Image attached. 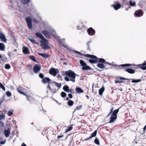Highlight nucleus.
<instances>
[{"mask_svg": "<svg viewBox=\"0 0 146 146\" xmlns=\"http://www.w3.org/2000/svg\"><path fill=\"white\" fill-rule=\"evenodd\" d=\"M63 75L66 76L64 78V80L66 81H71L73 82H75L76 74L74 71L71 70L65 71Z\"/></svg>", "mask_w": 146, "mask_h": 146, "instance_id": "nucleus-1", "label": "nucleus"}, {"mask_svg": "<svg viewBox=\"0 0 146 146\" xmlns=\"http://www.w3.org/2000/svg\"><path fill=\"white\" fill-rule=\"evenodd\" d=\"M98 61L99 63L97 64V66L101 69L105 68L106 64H110V63L106 62L105 60L103 58H99Z\"/></svg>", "mask_w": 146, "mask_h": 146, "instance_id": "nucleus-2", "label": "nucleus"}, {"mask_svg": "<svg viewBox=\"0 0 146 146\" xmlns=\"http://www.w3.org/2000/svg\"><path fill=\"white\" fill-rule=\"evenodd\" d=\"M43 34L47 37H50L51 35L55 36L56 33L55 31L53 29H51L49 31L46 30H43L42 31Z\"/></svg>", "mask_w": 146, "mask_h": 146, "instance_id": "nucleus-3", "label": "nucleus"}, {"mask_svg": "<svg viewBox=\"0 0 146 146\" xmlns=\"http://www.w3.org/2000/svg\"><path fill=\"white\" fill-rule=\"evenodd\" d=\"M86 56L91 58H95V59H90L89 62L91 63H96L98 62L99 58H98L97 57L93 55L87 54L86 55Z\"/></svg>", "mask_w": 146, "mask_h": 146, "instance_id": "nucleus-4", "label": "nucleus"}, {"mask_svg": "<svg viewBox=\"0 0 146 146\" xmlns=\"http://www.w3.org/2000/svg\"><path fill=\"white\" fill-rule=\"evenodd\" d=\"M40 42L41 46L43 48L46 49L48 48V42L45 38L42 39Z\"/></svg>", "mask_w": 146, "mask_h": 146, "instance_id": "nucleus-5", "label": "nucleus"}, {"mask_svg": "<svg viewBox=\"0 0 146 146\" xmlns=\"http://www.w3.org/2000/svg\"><path fill=\"white\" fill-rule=\"evenodd\" d=\"M25 20L29 29L30 30L31 29L32 27V20L31 18L30 17H27L25 18Z\"/></svg>", "mask_w": 146, "mask_h": 146, "instance_id": "nucleus-6", "label": "nucleus"}, {"mask_svg": "<svg viewBox=\"0 0 146 146\" xmlns=\"http://www.w3.org/2000/svg\"><path fill=\"white\" fill-rule=\"evenodd\" d=\"M80 63L81 65L82 66V70H85L90 69V67L87 66L86 64L84 62L83 60H80Z\"/></svg>", "mask_w": 146, "mask_h": 146, "instance_id": "nucleus-7", "label": "nucleus"}, {"mask_svg": "<svg viewBox=\"0 0 146 146\" xmlns=\"http://www.w3.org/2000/svg\"><path fill=\"white\" fill-rule=\"evenodd\" d=\"M49 72L50 74L54 76H55L58 73L59 70L57 69L52 68L50 70Z\"/></svg>", "mask_w": 146, "mask_h": 146, "instance_id": "nucleus-8", "label": "nucleus"}, {"mask_svg": "<svg viewBox=\"0 0 146 146\" xmlns=\"http://www.w3.org/2000/svg\"><path fill=\"white\" fill-rule=\"evenodd\" d=\"M40 69V67L37 64L35 65L33 68V72L35 73L39 72Z\"/></svg>", "mask_w": 146, "mask_h": 146, "instance_id": "nucleus-9", "label": "nucleus"}, {"mask_svg": "<svg viewBox=\"0 0 146 146\" xmlns=\"http://www.w3.org/2000/svg\"><path fill=\"white\" fill-rule=\"evenodd\" d=\"M51 81V80L48 78V77H45L43 78L42 80V82L44 84H46L48 83V84L51 83L52 84V82H50V81Z\"/></svg>", "mask_w": 146, "mask_h": 146, "instance_id": "nucleus-10", "label": "nucleus"}, {"mask_svg": "<svg viewBox=\"0 0 146 146\" xmlns=\"http://www.w3.org/2000/svg\"><path fill=\"white\" fill-rule=\"evenodd\" d=\"M0 40L4 42H7V39L6 38L5 35L3 33H1L0 32Z\"/></svg>", "mask_w": 146, "mask_h": 146, "instance_id": "nucleus-11", "label": "nucleus"}, {"mask_svg": "<svg viewBox=\"0 0 146 146\" xmlns=\"http://www.w3.org/2000/svg\"><path fill=\"white\" fill-rule=\"evenodd\" d=\"M87 32L89 35L92 36L95 34V31L92 28L90 27L87 30Z\"/></svg>", "mask_w": 146, "mask_h": 146, "instance_id": "nucleus-12", "label": "nucleus"}, {"mask_svg": "<svg viewBox=\"0 0 146 146\" xmlns=\"http://www.w3.org/2000/svg\"><path fill=\"white\" fill-rule=\"evenodd\" d=\"M10 128L7 129H5L4 131V133L5 136L6 137H8L10 134Z\"/></svg>", "mask_w": 146, "mask_h": 146, "instance_id": "nucleus-13", "label": "nucleus"}, {"mask_svg": "<svg viewBox=\"0 0 146 146\" xmlns=\"http://www.w3.org/2000/svg\"><path fill=\"white\" fill-rule=\"evenodd\" d=\"M38 54L39 55L42 56L43 58H48L50 56L49 54L46 53H38Z\"/></svg>", "mask_w": 146, "mask_h": 146, "instance_id": "nucleus-14", "label": "nucleus"}, {"mask_svg": "<svg viewBox=\"0 0 146 146\" xmlns=\"http://www.w3.org/2000/svg\"><path fill=\"white\" fill-rule=\"evenodd\" d=\"M139 66L140 68L141 69L143 70H146V62L144 61L142 64H140Z\"/></svg>", "mask_w": 146, "mask_h": 146, "instance_id": "nucleus-15", "label": "nucleus"}, {"mask_svg": "<svg viewBox=\"0 0 146 146\" xmlns=\"http://www.w3.org/2000/svg\"><path fill=\"white\" fill-rule=\"evenodd\" d=\"M23 52L24 54H26L29 53V49L26 46H23L22 48Z\"/></svg>", "mask_w": 146, "mask_h": 146, "instance_id": "nucleus-16", "label": "nucleus"}, {"mask_svg": "<svg viewBox=\"0 0 146 146\" xmlns=\"http://www.w3.org/2000/svg\"><path fill=\"white\" fill-rule=\"evenodd\" d=\"M117 116L115 115H111V117L110 118V120L109 122V123H111L113 122L116 119Z\"/></svg>", "mask_w": 146, "mask_h": 146, "instance_id": "nucleus-17", "label": "nucleus"}, {"mask_svg": "<svg viewBox=\"0 0 146 146\" xmlns=\"http://www.w3.org/2000/svg\"><path fill=\"white\" fill-rule=\"evenodd\" d=\"M97 130L95 131L91 135V136L89 137L86 138L85 139L86 140H87L88 139H90L93 137H95L96 136L97 134Z\"/></svg>", "mask_w": 146, "mask_h": 146, "instance_id": "nucleus-18", "label": "nucleus"}, {"mask_svg": "<svg viewBox=\"0 0 146 146\" xmlns=\"http://www.w3.org/2000/svg\"><path fill=\"white\" fill-rule=\"evenodd\" d=\"M52 85L54 86H56L58 88V89L60 88L61 86V84L60 83H58L55 82H54L52 83Z\"/></svg>", "mask_w": 146, "mask_h": 146, "instance_id": "nucleus-19", "label": "nucleus"}, {"mask_svg": "<svg viewBox=\"0 0 146 146\" xmlns=\"http://www.w3.org/2000/svg\"><path fill=\"white\" fill-rule=\"evenodd\" d=\"M112 5L114 9L116 10L118 9L121 7V5L119 3H115L114 4H113Z\"/></svg>", "mask_w": 146, "mask_h": 146, "instance_id": "nucleus-20", "label": "nucleus"}, {"mask_svg": "<svg viewBox=\"0 0 146 146\" xmlns=\"http://www.w3.org/2000/svg\"><path fill=\"white\" fill-rule=\"evenodd\" d=\"M135 15L137 16H140L142 15L143 14L142 11L141 10H139L136 11L135 13Z\"/></svg>", "mask_w": 146, "mask_h": 146, "instance_id": "nucleus-21", "label": "nucleus"}, {"mask_svg": "<svg viewBox=\"0 0 146 146\" xmlns=\"http://www.w3.org/2000/svg\"><path fill=\"white\" fill-rule=\"evenodd\" d=\"M125 71L130 74H133L135 72V71L131 68H127L125 69Z\"/></svg>", "mask_w": 146, "mask_h": 146, "instance_id": "nucleus-22", "label": "nucleus"}, {"mask_svg": "<svg viewBox=\"0 0 146 146\" xmlns=\"http://www.w3.org/2000/svg\"><path fill=\"white\" fill-rule=\"evenodd\" d=\"M22 87L20 86L19 87V88H17V91L20 93L23 94L25 96H26V94L24 93L23 92H22V90L21 88Z\"/></svg>", "mask_w": 146, "mask_h": 146, "instance_id": "nucleus-23", "label": "nucleus"}, {"mask_svg": "<svg viewBox=\"0 0 146 146\" xmlns=\"http://www.w3.org/2000/svg\"><path fill=\"white\" fill-rule=\"evenodd\" d=\"M35 34L37 37L40 38L41 39L44 38L42 35L40 33H36Z\"/></svg>", "mask_w": 146, "mask_h": 146, "instance_id": "nucleus-24", "label": "nucleus"}, {"mask_svg": "<svg viewBox=\"0 0 146 146\" xmlns=\"http://www.w3.org/2000/svg\"><path fill=\"white\" fill-rule=\"evenodd\" d=\"M66 100H68V104L69 106H72L74 104V102L70 100H68V98H67Z\"/></svg>", "mask_w": 146, "mask_h": 146, "instance_id": "nucleus-25", "label": "nucleus"}, {"mask_svg": "<svg viewBox=\"0 0 146 146\" xmlns=\"http://www.w3.org/2000/svg\"><path fill=\"white\" fill-rule=\"evenodd\" d=\"M104 88L103 86L102 88H100L99 90V94L100 95H102L104 90Z\"/></svg>", "mask_w": 146, "mask_h": 146, "instance_id": "nucleus-26", "label": "nucleus"}, {"mask_svg": "<svg viewBox=\"0 0 146 146\" xmlns=\"http://www.w3.org/2000/svg\"><path fill=\"white\" fill-rule=\"evenodd\" d=\"M5 45L3 43H0V50L3 51L4 50Z\"/></svg>", "mask_w": 146, "mask_h": 146, "instance_id": "nucleus-27", "label": "nucleus"}, {"mask_svg": "<svg viewBox=\"0 0 146 146\" xmlns=\"http://www.w3.org/2000/svg\"><path fill=\"white\" fill-rule=\"evenodd\" d=\"M76 92L78 93H81L83 92V91L80 88L76 87Z\"/></svg>", "mask_w": 146, "mask_h": 146, "instance_id": "nucleus-28", "label": "nucleus"}, {"mask_svg": "<svg viewBox=\"0 0 146 146\" xmlns=\"http://www.w3.org/2000/svg\"><path fill=\"white\" fill-rule=\"evenodd\" d=\"M30 0H21L22 3L25 5L28 4L30 1Z\"/></svg>", "mask_w": 146, "mask_h": 146, "instance_id": "nucleus-29", "label": "nucleus"}, {"mask_svg": "<svg viewBox=\"0 0 146 146\" xmlns=\"http://www.w3.org/2000/svg\"><path fill=\"white\" fill-rule=\"evenodd\" d=\"M119 111V109L114 110L113 112L112 115H115L117 116V114Z\"/></svg>", "mask_w": 146, "mask_h": 146, "instance_id": "nucleus-30", "label": "nucleus"}, {"mask_svg": "<svg viewBox=\"0 0 146 146\" xmlns=\"http://www.w3.org/2000/svg\"><path fill=\"white\" fill-rule=\"evenodd\" d=\"M63 89L64 90L67 92V91L69 89V87L68 86L65 85L64 86L63 88Z\"/></svg>", "mask_w": 146, "mask_h": 146, "instance_id": "nucleus-31", "label": "nucleus"}, {"mask_svg": "<svg viewBox=\"0 0 146 146\" xmlns=\"http://www.w3.org/2000/svg\"><path fill=\"white\" fill-rule=\"evenodd\" d=\"M14 111L13 110H10L8 111V115L9 116H11L13 115Z\"/></svg>", "mask_w": 146, "mask_h": 146, "instance_id": "nucleus-32", "label": "nucleus"}, {"mask_svg": "<svg viewBox=\"0 0 146 146\" xmlns=\"http://www.w3.org/2000/svg\"><path fill=\"white\" fill-rule=\"evenodd\" d=\"M132 65L131 64H121V65H120L119 66H118V67L119 68H120V67H126V66H130Z\"/></svg>", "mask_w": 146, "mask_h": 146, "instance_id": "nucleus-33", "label": "nucleus"}, {"mask_svg": "<svg viewBox=\"0 0 146 146\" xmlns=\"http://www.w3.org/2000/svg\"><path fill=\"white\" fill-rule=\"evenodd\" d=\"M30 41L33 44H38V42H36V40L34 39H29Z\"/></svg>", "mask_w": 146, "mask_h": 146, "instance_id": "nucleus-34", "label": "nucleus"}, {"mask_svg": "<svg viewBox=\"0 0 146 146\" xmlns=\"http://www.w3.org/2000/svg\"><path fill=\"white\" fill-rule=\"evenodd\" d=\"M95 143L98 145H100V143L99 139L97 138H96L94 140Z\"/></svg>", "mask_w": 146, "mask_h": 146, "instance_id": "nucleus-35", "label": "nucleus"}, {"mask_svg": "<svg viewBox=\"0 0 146 146\" xmlns=\"http://www.w3.org/2000/svg\"><path fill=\"white\" fill-rule=\"evenodd\" d=\"M72 129V126H70L69 127H68V128H67L66 129L65 133H67V132L70 131Z\"/></svg>", "mask_w": 146, "mask_h": 146, "instance_id": "nucleus-36", "label": "nucleus"}, {"mask_svg": "<svg viewBox=\"0 0 146 146\" xmlns=\"http://www.w3.org/2000/svg\"><path fill=\"white\" fill-rule=\"evenodd\" d=\"M141 81V80L140 79L136 80H133L131 81V82L132 83L138 82H140Z\"/></svg>", "mask_w": 146, "mask_h": 146, "instance_id": "nucleus-37", "label": "nucleus"}, {"mask_svg": "<svg viewBox=\"0 0 146 146\" xmlns=\"http://www.w3.org/2000/svg\"><path fill=\"white\" fill-rule=\"evenodd\" d=\"M30 59L34 61H36V59L35 57L33 56H31L29 57Z\"/></svg>", "mask_w": 146, "mask_h": 146, "instance_id": "nucleus-38", "label": "nucleus"}, {"mask_svg": "<svg viewBox=\"0 0 146 146\" xmlns=\"http://www.w3.org/2000/svg\"><path fill=\"white\" fill-rule=\"evenodd\" d=\"M6 94L7 96L8 97H10L11 96V92H6Z\"/></svg>", "mask_w": 146, "mask_h": 146, "instance_id": "nucleus-39", "label": "nucleus"}, {"mask_svg": "<svg viewBox=\"0 0 146 146\" xmlns=\"http://www.w3.org/2000/svg\"><path fill=\"white\" fill-rule=\"evenodd\" d=\"M61 95L62 97H64L66 95V94L64 92H62L61 93Z\"/></svg>", "mask_w": 146, "mask_h": 146, "instance_id": "nucleus-40", "label": "nucleus"}, {"mask_svg": "<svg viewBox=\"0 0 146 146\" xmlns=\"http://www.w3.org/2000/svg\"><path fill=\"white\" fill-rule=\"evenodd\" d=\"M129 3L130 5L131 6H134L135 4V2H132L131 1H129Z\"/></svg>", "mask_w": 146, "mask_h": 146, "instance_id": "nucleus-41", "label": "nucleus"}, {"mask_svg": "<svg viewBox=\"0 0 146 146\" xmlns=\"http://www.w3.org/2000/svg\"><path fill=\"white\" fill-rule=\"evenodd\" d=\"M0 87L4 90H5V88L4 86L0 82Z\"/></svg>", "mask_w": 146, "mask_h": 146, "instance_id": "nucleus-42", "label": "nucleus"}, {"mask_svg": "<svg viewBox=\"0 0 146 146\" xmlns=\"http://www.w3.org/2000/svg\"><path fill=\"white\" fill-rule=\"evenodd\" d=\"M10 66L9 64H6L5 65V68L6 69H9L10 68Z\"/></svg>", "mask_w": 146, "mask_h": 146, "instance_id": "nucleus-43", "label": "nucleus"}, {"mask_svg": "<svg viewBox=\"0 0 146 146\" xmlns=\"http://www.w3.org/2000/svg\"><path fill=\"white\" fill-rule=\"evenodd\" d=\"M5 117V115L3 113L1 115H0V120H2Z\"/></svg>", "mask_w": 146, "mask_h": 146, "instance_id": "nucleus-44", "label": "nucleus"}, {"mask_svg": "<svg viewBox=\"0 0 146 146\" xmlns=\"http://www.w3.org/2000/svg\"><path fill=\"white\" fill-rule=\"evenodd\" d=\"M39 77L40 78L43 79V78H44V76L42 73H40L39 74Z\"/></svg>", "mask_w": 146, "mask_h": 146, "instance_id": "nucleus-45", "label": "nucleus"}, {"mask_svg": "<svg viewBox=\"0 0 146 146\" xmlns=\"http://www.w3.org/2000/svg\"><path fill=\"white\" fill-rule=\"evenodd\" d=\"M73 52L76 53L80 55H82V53H80V52H79L78 51H76V50H74Z\"/></svg>", "mask_w": 146, "mask_h": 146, "instance_id": "nucleus-46", "label": "nucleus"}, {"mask_svg": "<svg viewBox=\"0 0 146 146\" xmlns=\"http://www.w3.org/2000/svg\"><path fill=\"white\" fill-rule=\"evenodd\" d=\"M5 95L4 94L3 95L2 97L1 98V100H2V101H3L5 99Z\"/></svg>", "mask_w": 146, "mask_h": 146, "instance_id": "nucleus-47", "label": "nucleus"}, {"mask_svg": "<svg viewBox=\"0 0 146 146\" xmlns=\"http://www.w3.org/2000/svg\"><path fill=\"white\" fill-rule=\"evenodd\" d=\"M68 96L69 98H70L71 99L72 98V94H69L68 95Z\"/></svg>", "mask_w": 146, "mask_h": 146, "instance_id": "nucleus-48", "label": "nucleus"}, {"mask_svg": "<svg viewBox=\"0 0 146 146\" xmlns=\"http://www.w3.org/2000/svg\"><path fill=\"white\" fill-rule=\"evenodd\" d=\"M119 78L120 79L122 80H129L128 79H126L121 77H119Z\"/></svg>", "mask_w": 146, "mask_h": 146, "instance_id": "nucleus-49", "label": "nucleus"}, {"mask_svg": "<svg viewBox=\"0 0 146 146\" xmlns=\"http://www.w3.org/2000/svg\"><path fill=\"white\" fill-rule=\"evenodd\" d=\"M5 141L4 140L3 141H1L0 142V143L1 144L3 145L5 143Z\"/></svg>", "mask_w": 146, "mask_h": 146, "instance_id": "nucleus-50", "label": "nucleus"}, {"mask_svg": "<svg viewBox=\"0 0 146 146\" xmlns=\"http://www.w3.org/2000/svg\"><path fill=\"white\" fill-rule=\"evenodd\" d=\"M81 106H77V107H76V110H79L80 109H81Z\"/></svg>", "mask_w": 146, "mask_h": 146, "instance_id": "nucleus-51", "label": "nucleus"}, {"mask_svg": "<svg viewBox=\"0 0 146 146\" xmlns=\"http://www.w3.org/2000/svg\"><path fill=\"white\" fill-rule=\"evenodd\" d=\"M123 82L122 81H119V80H115V82L116 83H122Z\"/></svg>", "mask_w": 146, "mask_h": 146, "instance_id": "nucleus-52", "label": "nucleus"}, {"mask_svg": "<svg viewBox=\"0 0 146 146\" xmlns=\"http://www.w3.org/2000/svg\"><path fill=\"white\" fill-rule=\"evenodd\" d=\"M113 108H112L110 112L108 114V116H109L111 114V113L113 111Z\"/></svg>", "mask_w": 146, "mask_h": 146, "instance_id": "nucleus-53", "label": "nucleus"}, {"mask_svg": "<svg viewBox=\"0 0 146 146\" xmlns=\"http://www.w3.org/2000/svg\"><path fill=\"white\" fill-rule=\"evenodd\" d=\"M63 136H64L63 135H58L57 136V138L58 139H59L60 138H62V137H63Z\"/></svg>", "mask_w": 146, "mask_h": 146, "instance_id": "nucleus-54", "label": "nucleus"}, {"mask_svg": "<svg viewBox=\"0 0 146 146\" xmlns=\"http://www.w3.org/2000/svg\"><path fill=\"white\" fill-rule=\"evenodd\" d=\"M8 55L9 56H10L12 54V53L11 52H8Z\"/></svg>", "mask_w": 146, "mask_h": 146, "instance_id": "nucleus-55", "label": "nucleus"}, {"mask_svg": "<svg viewBox=\"0 0 146 146\" xmlns=\"http://www.w3.org/2000/svg\"><path fill=\"white\" fill-rule=\"evenodd\" d=\"M57 78L59 80H60L62 79V77L60 76L59 75H58V76H57Z\"/></svg>", "mask_w": 146, "mask_h": 146, "instance_id": "nucleus-56", "label": "nucleus"}, {"mask_svg": "<svg viewBox=\"0 0 146 146\" xmlns=\"http://www.w3.org/2000/svg\"><path fill=\"white\" fill-rule=\"evenodd\" d=\"M26 96L27 99L29 101H30V97L29 96H27L26 95Z\"/></svg>", "mask_w": 146, "mask_h": 146, "instance_id": "nucleus-57", "label": "nucleus"}, {"mask_svg": "<svg viewBox=\"0 0 146 146\" xmlns=\"http://www.w3.org/2000/svg\"><path fill=\"white\" fill-rule=\"evenodd\" d=\"M49 84L50 83H49L48 84V85L47 88H49V90H51V88H50V86L49 85Z\"/></svg>", "mask_w": 146, "mask_h": 146, "instance_id": "nucleus-58", "label": "nucleus"}, {"mask_svg": "<svg viewBox=\"0 0 146 146\" xmlns=\"http://www.w3.org/2000/svg\"><path fill=\"white\" fill-rule=\"evenodd\" d=\"M15 131H13L11 133V135H14L15 134Z\"/></svg>", "mask_w": 146, "mask_h": 146, "instance_id": "nucleus-59", "label": "nucleus"}, {"mask_svg": "<svg viewBox=\"0 0 146 146\" xmlns=\"http://www.w3.org/2000/svg\"><path fill=\"white\" fill-rule=\"evenodd\" d=\"M146 129V125L144 126V127L143 128V131H145Z\"/></svg>", "mask_w": 146, "mask_h": 146, "instance_id": "nucleus-60", "label": "nucleus"}, {"mask_svg": "<svg viewBox=\"0 0 146 146\" xmlns=\"http://www.w3.org/2000/svg\"><path fill=\"white\" fill-rule=\"evenodd\" d=\"M21 146H27L26 145H25L24 143H23L21 145Z\"/></svg>", "mask_w": 146, "mask_h": 146, "instance_id": "nucleus-61", "label": "nucleus"}, {"mask_svg": "<svg viewBox=\"0 0 146 146\" xmlns=\"http://www.w3.org/2000/svg\"><path fill=\"white\" fill-rule=\"evenodd\" d=\"M67 92H72V90H68L67 91Z\"/></svg>", "mask_w": 146, "mask_h": 146, "instance_id": "nucleus-62", "label": "nucleus"}, {"mask_svg": "<svg viewBox=\"0 0 146 146\" xmlns=\"http://www.w3.org/2000/svg\"><path fill=\"white\" fill-rule=\"evenodd\" d=\"M86 97L87 99H89V98H90L89 97L88 95H86Z\"/></svg>", "mask_w": 146, "mask_h": 146, "instance_id": "nucleus-63", "label": "nucleus"}, {"mask_svg": "<svg viewBox=\"0 0 146 146\" xmlns=\"http://www.w3.org/2000/svg\"><path fill=\"white\" fill-rule=\"evenodd\" d=\"M13 51L15 52H16L17 51V49H15Z\"/></svg>", "mask_w": 146, "mask_h": 146, "instance_id": "nucleus-64", "label": "nucleus"}]
</instances>
